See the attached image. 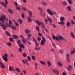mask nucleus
Wrapping results in <instances>:
<instances>
[{
  "mask_svg": "<svg viewBox=\"0 0 75 75\" xmlns=\"http://www.w3.org/2000/svg\"><path fill=\"white\" fill-rule=\"evenodd\" d=\"M63 38L61 35H59V37L58 36H55L54 35L52 36V38L53 40H56L57 41H59V40L62 41V40H63Z\"/></svg>",
  "mask_w": 75,
  "mask_h": 75,
  "instance_id": "1",
  "label": "nucleus"
},
{
  "mask_svg": "<svg viewBox=\"0 0 75 75\" xmlns=\"http://www.w3.org/2000/svg\"><path fill=\"white\" fill-rule=\"evenodd\" d=\"M1 5H2L3 6L5 7L6 8L7 7V5L6 4V3H3V2H2L1 3Z\"/></svg>",
  "mask_w": 75,
  "mask_h": 75,
  "instance_id": "15",
  "label": "nucleus"
},
{
  "mask_svg": "<svg viewBox=\"0 0 75 75\" xmlns=\"http://www.w3.org/2000/svg\"><path fill=\"white\" fill-rule=\"evenodd\" d=\"M6 20V17L5 16H2L0 18V20Z\"/></svg>",
  "mask_w": 75,
  "mask_h": 75,
  "instance_id": "8",
  "label": "nucleus"
},
{
  "mask_svg": "<svg viewBox=\"0 0 75 75\" xmlns=\"http://www.w3.org/2000/svg\"><path fill=\"white\" fill-rule=\"evenodd\" d=\"M42 27H43V28H44V30H45V31H46V32H48V30H47V29L45 28V26H42Z\"/></svg>",
  "mask_w": 75,
  "mask_h": 75,
  "instance_id": "30",
  "label": "nucleus"
},
{
  "mask_svg": "<svg viewBox=\"0 0 75 75\" xmlns=\"http://www.w3.org/2000/svg\"><path fill=\"white\" fill-rule=\"evenodd\" d=\"M21 16H22V18H24V14L23 13H22Z\"/></svg>",
  "mask_w": 75,
  "mask_h": 75,
  "instance_id": "53",
  "label": "nucleus"
},
{
  "mask_svg": "<svg viewBox=\"0 0 75 75\" xmlns=\"http://www.w3.org/2000/svg\"><path fill=\"white\" fill-rule=\"evenodd\" d=\"M40 62L41 64H42V65H45V63L44 62L41 61Z\"/></svg>",
  "mask_w": 75,
  "mask_h": 75,
  "instance_id": "22",
  "label": "nucleus"
},
{
  "mask_svg": "<svg viewBox=\"0 0 75 75\" xmlns=\"http://www.w3.org/2000/svg\"><path fill=\"white\" fill-rule=\"evenodd\" d=\"M44 21L46 23H47L48 22V20L47 18H45L44 19Z\"/></svg>",
  "mask_w": 75,
  "mask_h": 75,
  "instance_id": "57",
  "label": "nucleus"
},
{
  "mask_svg": "<svg viewBox=\"0 0 75 75\" xmlns=\"http://www.w3.org/2000/svg\"><path fill=\"white\" fill-rule=\"evenodd\" d=\"M9 41H11V42H13V41H14L13 38H9Z\"/></svg>",
  "mask_w": 75,
  "mask_h": 75,
  "instance_id": "29",
  "label": "nucleus"
},
{
  "mask_svg": "<svg viewBox=\"0 0 75 75\" xmlns=\"http://www.w3.org/2000/svg\"><path fill=\"white\" fill-rule=\"evenodd\" d=\"M71 69H72V67H71V66L70 65H69L67 69L68 71L70 72V70H71Z\"/></svg>",
  "mask_w": 75,
  "mask_h": 75,
  "instance_id": "11",
  "label": "nucleus"
},
{
  "mask_svg": "<svg viewBox=\"0 0 75 75\" xmlns=\"http://www.w3.org/2000/svg\"><path fill=\"white\" fill-rule=\"evenodd\" d=\"M68 11H71V8L70 6H68L67 8Z\"/></svg>",
  "mask_w": 75,
  "mask_h": 75,
  "instance_id": "25",
  "label": "nucleus"
},
{
  "mask_svg": "<svg viewBox=\"0 0 75 75\" xmlns=\"http://www.w3.org/2000/svg\"><path fill=\"white\" fill-rule=\"evenodd\" d=\"M16 69L17 71L18 72H20V69H19L18 68H16Z\"/></svg>",
  "mask_w": 75,
  "mask_h": 75,
  "instance_id": "41",
  "label": "nucleus"
},
{
  "mask_svg": "<svg viewBox=\"0 0 75 75\" xmlns=\"http://www.w3.org/2000/svg\"><path fill=\"white\" fill-rule=\"evenodd\" d=\"M5 34H6L7 35H8V36H9V37H10V36H11L10 34L9 33L8 31H5Z\"/></svg>",
  "mask_w": 75,
  "mask_h": 75,
  "instance_id": "13",
  "label": "nucleus"
},
{
  "mask_svg": "<svg viewBox=\"0 0 75 75\" xmlns=\"http://www.w3.org/2000/svg\"><path fill=\"white\" fill-rule=\"evenodd\" d=\"M22 61L24 64H27V62L25 61L24 60H22Z\"/></svg>",
  "mask_w": 75,
  "mask_h": 75,
  "instance_id": "33",
  "label": "nucleus"
},
{
  "mask_svg": "<svg viewBox=\"0 0 75 75\" xmlns=\"http://www.w3.org/2000/svg\"><path fill=\"white\" fill-rule=\"evenodd\" d=\"M35 69H36V68H37V63H35Z\"/></svg>",
  "mask_w": 75,
  "mask_h": 75,
  "instance_id": "54",
  "label": "nucleus"
},
{
  "mask_svg": "<svg viewBox=\"0 0 75 75\" xmlns=\"http://www.w3.org/2000/svg\"><path fill=\"white\" fill-rule=\"evenodd\" d=\"M35 22L37 23V24L38 25V26H40V24H41L42 27H43L44 26V24H43V23L41 22H40L39 21L37 20H36L35 21Z\"/></svg>",
  "mask_w": 75,
  "mask_h": 75,
  "instance_id": "4",
  "label": "nucleus"
},
{
  "mask_svg": "<svg viewBox=\"0 0 75 75\" xmlns=\"http://www.w3.org/2000/svg\"><path fill=\"white\" fill-rule=\"evenodd\" d=\"M37 39L38 40V41H41V38H40V37H38Z\"/></svg>",
  "mask_w": 75,
  "mask_h": 75,
  "instance_id": "56",
  "label": "nucleus"
},
{
  "mask_svg": "<svg viewBox=\"0 0 75 75\" xmlns=\"http://www.w3.org/2000/svg\"><path fill=\"white\" fill-rule=\"evenodd\" d=\"M57 64L58 66H59V67H62V64H61V62H57Z\"/></svg>",
  "mask_w": 75,
  "mask_h": 75,
  "instance_id": "23",
  "label": "nucleus"
},
{
  "mask_svg": "<svg viewBox=\"0 0 75 75\" xmlns=\"http://www.w3.org/2000/svg\"><path fill=\"white\" fill-rule=\"evenodd\" d=\"M14 23L16 24V27H18L19 26V25L18 24V23H17L16 22H14Z\"/></svg>",
  "mask_w": 75,
  "mask_h": 75,
  "instance_id": "38",
  "label": "nucleus"
},
{
  "mask_svg": "<svg viewBox=\"0 0 75 75\" xmlns=\"http://www.w3.org/2000/svg\"><path fill=\"white\" fill-rule=\"evenodd\" d=\"M47 63L48 65H49L50 66H51V62L49 61H47Z\"/></svg>",
  "mask_w": 75,
  "mask_h": 75,
  "instance_id": "37",
  "label": "nucleus"
},
{
  "mask_svg": "<svg viewBox=\"0 0 75 75\" xmlns=\"http://www.w3.org/2000/svg\"><path fill=\"white\" fill-rule=\"evenodd\" d=\"M29 15L30 16H28L27 17L28 20V21L29 23H30L31 21V18H32V17H33V16L32 15V12L31 11L29 10Z\"/></svg>",
  "mask_w": 75,
  "mask_h": 75,
  "instance_id": "2",
  "label": "nucleus"
},
{
  "mask_svg": "<svg viewBox=\"0 0 75 75\" xmlns=\"http://www.w3.org/2000/svg\"><path fill=\"white\" fill-rule=\"evenodd\" d=\"M9 24L10 25H12V22H11V21L10 20L9 21Z\"/></svg>",
  "mask_w": 75,
  "mask_h": 75,
  "instance_id": "48",
  "label": "nucleus"
},
{
  "mask_svg": "<svg viewBox=\"0 0 75 75\" xmlns=\"http://www.w3.org/2000/svg\"><path fill=\"white\" fill-rule=\"evenodd\" d=\"M67 26L68 27H69V26L71 25V23L69 22H67Z\"/></svg>",
  "mask_w": 75,
  "mask_h": 75,
  "instance_id": "31",
  "label": "nucleus"
},
{
  "mask_svg": "<svg viewBox=\"0 0 75 75\" xmlns=\"http://www.w3.org/2000/svg\"><path fill=\"white\" fill-rule=\"evenodd\" d=\"M67 1L69 4H72V1H71V0H67Z\"/></svg>",
  "mask_w": 75,
  "mask_h": 75,
  "instance_id": "45",
  "label": "nucleus"
},
{
  "mask_svg": "<svg viewBox=\"0 0 75 75\" xmlns=\"http://www.w3.org/2000/svg\"><path fill=\"white\" fill-rule=\"evenodd\" d=\"M11 28L12 29H13V30H16L17 29L14 26H13V25H12Z\"/></svg>",
  "mask_w": 75,
  "mask_h": 75,
  "instance_id": "28",
  "label": "nucleus"
},
{
  "mask_svg": "<svg viewBox=\"0 0 75 75\" xmlns=\"http://www.w3.org/2000/svg\"><path fill=\"white\" fill-rule=\"evenodd\" d=\"M23 55L24 57H27V54L25 53H23Z\"/></svg>",
  "mask_w": 75,
  "mask_h": 75,
  "instance_id": "36",
  "label": "nucleus"
},
{
  "mask_svg": "<svg viewBox=\"0 0 75 75\" xmlns=\"http://www.w3.org/2000/svg\"><path fill=\"white\" fill-rule=\"evenodd\" d=\"M38 9L40 10V12H41L42 13H43L45 15V16H46V14H45V13H44L43 12H42V8L41 7H38Z\"/></svg>",
  "mask_w": 75,
  "mask_h": 75,
  "instance_id": "9",
  "label": "nucleus"
},
{
  "mask_svg": "<svg viewBox=\"0 0 75 75\" xmlns=\"http://www.w3.org/2000/svg\"><path fill=\"white\" fill-rule=\"evenodd\" d=\"M42 4L44 5V6H47V4H46L45 2L44 1H42Z\"/></svg>",
  "mask_w": 75,
  "mask_h": 75,
  "instance_id": "39",
  "label": "nucleus"
},
{
  "mask_svg": "<svg viewBox=\"0 0 75 75\" xmlns=\"http://www.w3.org/2000/svg\"><path fill=\"white\" fill-rule=\"evenodd\" d=\"M7 45H8V46H11V43L10 42H8L7 43Z\"/></svg>",
  "mask_w": 75,
  "mask_h": 75,
  "instance_id": "49",
  "label": "nucleus"
},
{
  "mask_svg": "<svg viewBox=\"0 0 75 75\" xmlns=\"http://www.w3.org/2000/svg\"><path fill=\"white\" fill-rule=\"evenodd\" d=\"M5 1L6 4H8V1H7V0H5Z\"/></svg>",
  "mask_w": 75,
  "mask_h": 75,
  "instance_id": "60",
  "label": "nucleus"
},
{
  "mask_svg": "<svg viewBox=\"0 0 75 75\" xmlns=\"http://www.w3.org/2000/svg\"><path fill=\"white\" fill-rule=\"evenodd\" d=\"M28 36L29 37V38H30L31 37V35L30 34H28Z\"/></svg>",
  "mask_w": 75,
  "mask_h": 75,
  "instance_id": "51",
  "label": "nucleus"
},
{
  "mask_svg": "<svg viewBox=\"0 0 75 75\" xmlns=\"http://www.w3.org/2000/svg\"><path fill=\"white\" fill-rule=\"evenodd\" d=\"M19 47L21 48H24V45H23L21 43L18 45Z\"/></svg>",
  "mask_w": 75,
  "mask_h": 75,
  "instance_id": "12",
  "label": "nucleus"
},
{
  "mask_svg": "<svg viewBox=\"0 0 75 75\" xmlns=\"http://www.w3.org/2000/svg\"><path fill=\"white\" fill-rule=\"evenodd\" d=\"M61 24H62V25H64V22L62 21H61Z\"/></svg>",
  "mask_w": 75,
  "mask_h": 75,
  "instance_id": "55",
  "label": "nucleus"
},
{
  "mask_svg": "<svg viewBox=\"0 0 75 75\" xmlns=\"http://www.w3.org/2000/svg\"><path fill=\"white\" fill-rule=\"evenodd\" d=\"M38 35L39 36H40V37H42V34H41V33H38Z\"/></svg>",
  "mask_w": 75,
  "mask_h": 75,
  "instance_id": "47",
  "label": "nucleus"
},
{
  "mask_svg": "<svg viewBox=\"0 0 75 75\" xmlns=\"http://www.w3.org/2000/svg\"><path fill=\"white\" fill-rule=\"evenodd\" d=\"M67 59V62H70V60L69 59V55L68 54V53H67L66 54Z\"/></svg>",
  "mask_w": 75,
  "mask_h": 75,
  "instance_id": "7",
  "label": "nucleus"
},
{
  "mask_svg": "<svg viewBox=\"0 0 75 75\" xmlns=\"http://www.w3.org/2000/svg\"><path fill=\"white\" fill-rule=\"evenodd\" d=\"M52 71L54 72L57 74V75H58L59 74V71L57 69H53Z\"/></svg>",
  "mask_w": 75,
  "mask_h": 75,
  "instance_id": "6",
  "label": "nucleus"
},
{
  "mask_svg": "<svg viewBox=\"0 0 75 75\" xmlns=\"http://www.w3.org/2000/svg\"><path fill=\"white\" fill-rule=\"evenodd\" d=\"M8 11L11 13V14H13V11L12 10L10 9H8Z\"/></svg>",
  "mask_w": 75,
  "mask_h": 75,
  "instance_id": "21",
  "label": "nucleus"
},
{
  "mask_svg": "<svg viewBox=\"0 0 75 75\" xmlns=\"http://www.w3.org/2000/svg\"><path fill=\"white\" fill-rule=\"evenodd\" d=\"M23 2L25 3H27V1L26 0H23Z\"/></svg>",
  "mask_w": 75,
  "mask_h": 75,
  "instance_id": "61",
  "label": "nucleus"
},
{
  "mask_svg": "<svg viewBox=\"0 0 75 75\" xmlns=\"http://www.w3.org/2000/svg\"><path fill=\"white\" fill-rule=\"evenodd\" d=\"M0 64L1 65V67L2 68H5V66H4V65L1 62H0Z\"/></svg>",
  "mask_w": 75,
  "mask_h": 75,
  "instance_id": "10",
  "label": "nucleus"
},
{
  "mask_svg": "<svg viewBox=\"0 0 75 75\" xmlns=\"http://www.w3.org/2000/svg\"><path fill=\"white\" fill-rule=\"evenodd\" d=\"M13 37L15 38V39H16L17 38H18V36L17 35H13Z\"/></svg>",
  "mask_w": 75,
  "mask_h": 75,
  "instance_id": "19",
  "label": "nucleus"
},
{
  "mask_svg": "<svg viewBox=\"0 0 75 75\" xmlns=\"http://www.w3.org/2000/svg\"><path fill=\"white\" fill-rule=\"evenodd\" d=\"M47 18L50 23H51L52 22V19H51L48 17H47Z\"/></svg>",
  "mask_w": 75,
  "mask_h": 75,
  "instance_id": "24",
  "label": "nucleus"
},
{
  "mask_svg": "<svg viewBox=\"0 0 75 75\" xmlns=\"http://www.w3.org/2000/svg\"><path fill=\"white\" fill-rule=\"evenodd\" d=\"M9 69L10 71H13V68L11 66L9 67Z\"/></svg>",
  "mask_w": 75,
  "mask_h": 75,
  "instance_id": "40",
  "label": "nucleus"
},
{
  "mask_svg": "<svg viewBox=\"0 0 75 75\" xmlns=\"http://www.w3.org/2000/svg\"><path fill=\"white\" fill-rule=\"evenodd\" d=\"M62 75H66V73L65 72H63L62 73Z\"/></svg>",
  "mask_w": 75,
  "mask_h": 75,
  "instance_id": "64",
  "label": "nucleus"
},
{
  "mask_svg": "<svg viewBox=\"0 0 75 75\" xmlns=\"http://www.w3.org/2000/svg\"><path fill=\"white\" fill-rule=\"evenodd\" d=\"M14 4H15V5L16 7H17V6H18V4L16 2H14Z\"/></svg>",
  "mask_w": 75,
  "mask_h": 75,
  "instance_id": "44",
  "label": "nucleus"
},
{
  "mask_svg": "<svg viewBox=\"0 0 75 75\" xmlns=\"http://www.w3.org/2000/svg\"><path fill=\"white\" fill-rule=\"evenodd\" d=\"M70 35L71 37H72L73 38H75V35H74V33H73V32H71Z\"/></svg>",
  "mask_w": 75,
  "mask_h": 75,
  "instance_id": "14",
  "label": "nucleus"
},
{
  "mask_svg": "<svg viewBox=\"0 0 75 75\" xmlns=\"http://www.w3.org/2000/svg\"><path fill=\"white\" fill-rule=\"evenodd\" d=\"M22 9L24 11H28V10L26 7H23L22 8Z\"/></svg>",
  "mask_w": 75,
  "mask_h": 75,
  "instance_id": "26",
  "label": "nucleus"
},
{
  "mask_svg": "<svg viewBox=\"0 0 75 75\" xmlns=\"http://www.w3.org/2000/svg\"><path fill=\"white\" fill-rule=\"evenodd\" d=\"M42 39H43V40H41L40 43L42 45H44L45 44V43L44 42H46V40L44 37H42Z\"/></svg>",
  "mask_w": 75,
  "mask_h": 75,
  "instance_id": "3",
  "label": "nucleus"
},
{
  "mask_svg": "<svg viewBox=\"0 0 75 75\" xmlns=\"http://www.w3.org/2000/svg\"><path fill=\"white\" fill-rule=\"evenodd\" d=\"M71 23L72 24H73L74 25V24H75V23H74V21H71Z\"/></svg>",
  "mask_w": 75,
  "mask_h": 75,
  "instance_id": "59",
  "label": "nucleus"
},
{
  "mask_svg": "<svg viewBox=\"0 0 75 75\" xmlns=\"http://www.w3.org/2000/svg\"><path fill=\"white\" fill-rule=\"evenodd\" d=\"M1 27H2L3 28V29H4V30H6V29L4 28V26H3L2 25H1Z\"/></svg>",
  "mask_w": 75,
  "mask_h": 75,
  "instance_id": "52",
  "label": "nucleus"
},
{
  "mask_svg": "<svg viewBox=\"0 0 75 75\" xmlns=\"http://www.w3.org/2000/svg\"><path fill=\"white\" fill-rule=\"evenodd\" d=\"M40 47L37 48V47H35V49L36 50H40Z\"/></svg>",
  "mask_w": 75,
  "mask_h": 75,
  "instance_id": "46",
  "label": "nucleus"
},
{
  "mask_svg": "<svg viewBox=\"0 0 75 75\" xmlns=\"http://www.w3.org/2000/svg\"><path fill=\"white\" fill-rule=\"evenodd\" d=\"M36 29L37 31H38V32H40V29H39V28H38V26H37L36 27Z\"/></svg>",
  "mask_w": 75,
  "mask_h": 75,
  "instance_id": "43",
  "label": "nucleus"
},
{
  "mask_svg": "<svg viewBox=\"0 0 75 75\" xmlns=\"http://www.w3.org/2000/svg\"><path fill=\"white\" fill-rule=\"evenodd\" d=\"M23 42V44H26V42H27V41L26 40L25 38L22 39Z\"/></svg>",
  "mask_w": 75,
  "mask_h": 75,
  "instance_id": "16",
  "label": "nucleus"
},
{
  "mask_svg": "<svg viewBox=\"0 0 75 75\" xmlns=\"http://www.w3.org/2000/svg\"><path fill=\"white\" fill-rule=\"evenodd\" d=\"M21 42V40H18V41H17V44H19Z\"/></svg>",
  "mask_w": 75,
  "mask_h": 75,
  "instance_id": "32",
  "label": "nucleus"
},
{
  "mask_svg": "<svg viewBox=\"0 0 75 75\" xmlns=\"http://www.w3.org/2000/svg\"><path fill=\"white\" fill-rule=\"evenodd\" d=\"M53 28H56V26L54 24L53 25Z\"/></svg>",
  "mask_w": 75,
  "mask_h": 75,
  "instance_id": "63",
  "label": "nucleus"
},
{
  "mask_svg": "<svg viewBox=\"0 0 75 75\" xmlns=\"http://www.w3.org/2000/svg\"><path fill=\"white\" fill-rule=\"evenodd\" d=\"M27 58L28 61H30V60L31 59V57H30V56H28L27 57Z\"/></svg>",
  "mask_w": 75,
  "mask_h": 75,
  "instance_id": "42",
  "label": "nucleus"
},
{
  "mask_svg": "<svg viewBox=\"0 0 75 75\" xmlns=\"http://www.w3.org/2000/svg\"><path fill=\"white\" fill-rule=\"evenodd\" d=\"M59 51L60 53H61V54H62V50H59Z\"/></svg>",
  "mask_w": 75,
  "mask_h": 75,
  "instance_id": "62",
  "label": "nucleus"
},
{
  "mask_svg": "<svg viewBox=\"0 0 75 75\" xmlns=\"http://www.w3.org/2000/svg\"><path fill=\"white\" fill-rule=\"evenodd\" d=\"M60 20L61 21H64L65 20V18L64 17H60Z\"/></svg>",
  "mask_w": 75,
  "mask_h": 75,
  "instance_id": "17",
  "label": "nucleus"
},
{
  "mask_svg": "<svg viewBox=\"0 0 75 75\" xmlns=\"http://www.w3.org/2000/svg\"><path fill=\"white\" fill-rule=\"evenodd\" d=\"M32 58L34 61H35V56L33 55L32 57Z\"/></svg>",
  "mask_w": 75,
  "mask_h": 75,
  "instance_id": "34",
  "label": "nucleus"
},
{
  "mask_svg": "<svg viewBox=\"0 0 75 75\" xmlns=\"http://www.w3.org/2000/svg\"><path fill=\"white\" fill-rule=\"evenodd\" d=\"M25 33L26 34H29V33H30V30L28 29H26L25 31Z\"/></svg>",
  "mask_w": 75,
  "mask_h": 75,
  "instance_id": "27",
  "label": "nucleus"
},
{
  "mask_svg": "<svg viewBox=\"0 0 75 75\" xmlns=\"http://www.w3.org/2000/svg\"><path fill=\"white\" fill-rule=\"evenodd\" d=\"M3 58L5 61H6V62H7V58L3 56Z\"/></svg>",
  "mask_w": 75,
  "mask_h": 75,
  "instance_id": "18",
  "label": "nucleus"
},
{
  "mask_svg": "<svg viewBox=\"0 0 75 75\" xmlns=\"http://www.w3.org/2000/svg\"><path fill=\"white\" fill-rule=\"evenodd\" d=\"M18 22L19 23V24H22V20L21 19H19L18 20Z\"/></svg>",
  "mask_w": 75,
  "mask_h": 75,
  "instance_id": "20",
  "label": "nucleus"
},
{
  "mask_svg": "<svg viewBox=\"0 0 75 75\" xmlns=\"http://www.w3.org/2000/svg\"><path fill=\"white\" fill-rule=\"evenodd\" d=\"M47 12L48 13V14L50 16H53V13L52 11L49 9H47L46 10Z\"/></svg>",
  "mask_w": 75,
  "mask_h": 75,
  "instance_id": "5",
  "label": "nucleus"
},
{
  "mask_svg": "<svg viewBox=\"0 0 75 75\" xmlns=\"http://www.w3.org/2000/svg\"><path fill=\"white\" fill-rule=\"evenodd\" d=\"M16 7H17V8H16V9H17L18 10H20V7L18 6H16Z\"/></svg>",
  "mask_w": 75,
  "mask_h": 75,
  "instance_id": "58",
  "label": "nucleus"
},
{
  "mask_svg": "<svg viewBox=\"0 0 75 75\" xmlns=\"http://www.w3.org/2000/svg\"><path fill=\"white\" fill-rule=\"evenodd\" d=\"M62 4L63 5H64V6H67V3L66 1H65L64 2L62 3Z\"/></svg>",
  "mask_w": 75,
  "mask_h": 75,
  "instance_id": "35",
  "label": "nucleus"
},
{
  "mask_svg": "<svg viewBox=\"0 0 75 75\" xmlns=\"http://www.w3.org/2000/svg\"><path fill=\"white\" fill-rule=\"evenodd\" d=\"M18 50L20 52H21V51H22V49H21V48H19L18 49Z\"/></svg>",
  "mask_w": 75,
  "mask_h": 75,
  "instance_id": "50",
  "label": "nucleus"
}]
</instances>
